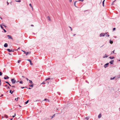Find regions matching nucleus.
I'll list each match as a JSON object with an SVG mask.
<instances>
[{
    "label": "nucleus",
    "instance_id": "47",
    "mask_svg": "<svg viewBox=\"0 0 120 120\" xmlns=\"http://www.w3.org/2000/svg\"><path fill=\"white\" fill-rule=\"evenodd\" d=\"M8 84L10 86H11V85L10 84L9 82Z\"/></svg>",
    "mask_w": 120,
    "mask_h": 120
},
{
    "label": "nucleus",
    "instance_id": "8",
    "mask_svg": "<svg viewBox=\"0 0 120 120\" xmlns=\"http://www.w3.org/2000/svg\"><path fill=\"white\" fill-rule=\"evenodd\" d=\"M4 79H8L9 78V77L7 76H6V77H4Z\"/></svg>",
    "mask_w": 120,
    "mask_h": 120
},
{
    "label": "nucleus",
    "instance_id": "2",
    "mask_svg": "<svg viewBox=\"0 0 120 120\" xmlns=\"http://www.w3.org/2000/svg\"><path fill=\"white\" fill-rule=\"evenodd\" d=\"M107 32H106L105 33H102L100 34V36L101 37L102 36L104 37L105 36V34H107Z\"/></svg>",
    "mask_w": 120,
    "mask_h": 120
},
{
    "label": "nucleus",
    "instance_id": "54",
    "mask_svg": "<svg viewBox=\"0 0 120 120\" xmlns=\"http://www.w3.org/2000/svg\"><path fill=\"white\" fill-rule=\"evenodd\" d=\"M39 101V100H36V101H34V102H35V101Z\"/></svg>",
    "mask_w": 120,
    "mask_h": 120
},
{
    "label": "nucleus",
    "instance_id": "41",
    "mask_svg": "<svg viewBox=\"0 0 120 120\" xmlns=\"http://www.w3.org/2000/svg\"><path fill=\"white\" fill-rule=\"evenodd\" d=\"M79 1L82 2L84 1V0H78Z\"/></svg>",
    "mask_w": 120,
    "mask_h": 120
},
{
    "label": "nucleus",
    "instance_id": "50",
    "mask_svg": "<svg viewBox=\"0 0 120 120\" xmlns=\"http://www.w3.org/2000/svg\"><path fill=\"white\" fill-rule=\"evenodd\" d=\"M3 26H4L5 27H7V26H5L4 25H3Z\"/></svg>",
    "mask_w": 120,
    "mask_h": 120
},
{
    "label": "nucleus",
    "instance_id": "58",
    "mask_svg": "<svg viewBox=\"0 0 120 120\" xmlns=\"http://www.w3.org/2000/svg\"><path fill=\"white\" fill-rule=\"evenodd\" d=\"M8 85H5L4 86L5 87H6Z\"/></svg>",
    "mask_w": 120,
    "mask_h": 120
},
{
    "label": "nucleus",
    "instance_id": "30",
    "mask_svg": "<svg viewBox=\"0 0 120 120\" xmlns=\"http://www.w3.org/2000/svg\"><path fill=\"white\" fill-rule=\"evenodd\" d=\"M114 51L115 50H114L113 51H112V52H111V54H112L113 53H114Z\"/></svg>",
    "mask_w": 120,
    "mask_h": 120
},
{
    "label": "nucleus",
    "instance_id": "56",
    "mask_svg": "<svg viewBox=\"0 0 120 120\" xmlns=\"http://www.w3.org/2000/svg\"><path fill=\"white\" fill-rule=\"evenodd\" d=\"M47 100V99L46 98H45L44 100V101H46Z\"/></svg>",
    "mask_w": 120,
    "mask_h": 120
},
{
    "label": "nucleus",
    "instance_id": "52",
    "mask_svg": "<svg viewBox=\"0 0 120 120\" xmlns=\"http://www.w3.org/2000/svg\"><path fill=\"white\" fill-rule=\"evenodd\" d=\"M57 93L59 95H60V93L59 92H57Z\"/></svg>",
    "mask_w": 120,
    "mask_h": 120
},
{
    "label": "nucleus",
    "instance_id": "49",
    "mask_svg": "<svg viewBox=\"0 0 120 120\" xmlns=\"http://www.w3.org/2000/svg\"><path fill=\"white\" fill-rule=\"evenodd\" d=\"M11 86L12 87H14V88L15 87V86Z\"/></svg>",
    "mask_w": 120,
    "mask_h": 120
},
{
    "label": "nucleus",
    "instance_id": "13",
    "mask_svg": "<svg viewBox=\"0 0 120 120\" xmlns=\"http://www.w3.org/2000/svg\"><path fill=\"white\" fill-rule=\"evenodd\" d=\"M108 56H107L106 54H105V56H104L103 57V58H105L107 57Z\"/></svg>",
    "mask_w": 120,
    "mask_h": 120
},
{
    "label": "nucleus",
    "instance_id": "51",
    "mask_svg": "<svg viewBox=\"0 0 120 120\" xmlns=\"http://www.w3.org/2000/svg\"><path fill=\"white\" fill-rule=\"evenodd\" d=\"M25 88V87H21V88L22 89H23L24 88Z\"/></svg>",
    "mask_w": 120,
    "mask_h": 120
},
{
    "label": "nucleus",
    "instance_id": "64",
    "mask_svg": "<svg viewBox=\"0 0 120 120\" xmlns=\"http://www.w3.org/2000/svg\"><path fill=\"white\" fill-rule=\"evenodd\" d=\"M12 119H13V118H11L10 119V120H12Z\"/></svg>",
    "mask_w": 120,
    "mask_h": 120
},
{
    "label": "nucleus",
    "instance_id": "46",
    "mask_svg": "<svg viewBox=\"0 0 120 120\" xmlns=\"http://www.w3.org/2000/svg\"><path fill=\"white\" fill-rule=\"evenodd\" d=\"M26 79L27 80V81H28L29 80L27 78H26Z\"/></svg>",
    "mask_w": 120,
    "mask_h": 120
},
{
    "label": "nucleus",
    "instance_id": "60",
    "mask_svg": "<svg viewBox=\"0 0 120 120\" xmlns=\"http://www.w3.org/2000/svg\"><path fill=\"white\" fill-rule=\"evenodd\" d=\"M1 80L0 79V86L1 85Z\"/></svg>",
    "mask_w": 120,
    "mask_h": 120
},
{
    "label": "nucleus",
    "instance_id": "34",
    "mask_svg": "<svg viewBox=\"0 0 120 120\" xmlns=\"http://www.w3.org/2000/svg\"><path fill=\"white\" fill-rule=\"evenodd\" d=\"M21 61V60H18V63H19Z\"/></svg>",
    "mask_w": 120,
    "mask_h": 120
},
{
    "label": "nucleus",
    "instance_id": "9",
    "mask_svg": "<svg viewBox=\"0 0 120 120\" xmlns=\"http://www.w3.org/2000/svg\"><path fill=\"white\" fill-rule=\"evenodd\" d=\"M8 46V44L7 43H5L4 44V46L5 47H7Z\"/></svg>",
    "mask_w": 120,
    "mask_h": 120
},
{
    "label": "nucleus",
    "instance_id": "36",
    "mask_svg": "<svg viewBox=\"0 0 120 120\" xmlns=\"http://www.w3.org/2000/svg\"><path fill=\"white\" fill-rule=\"evenodd\" d=\"M15 115H16V114H15V115H13L12 116V117L13 118H14V117L15 116Z\"/></svg>",
    "mask_w": 120,
    "mask_h": 120
},
{
    "label": "nucleus",
    "instance_id": "61",
    "mask_svg": "<svg viewBox=\"0 0 120 120\" xmlns=\"http://www.w3.org/2000/svg\"><path fill=\"white\" fill-rule=\"evenodd\" d=\"M22 77L23 78H25V77L24 76H22Z\"/></svg>",
    "mask_w": 120,
    "mask_h": 120
},
{
    "label": "nucleus",
    "instance_id": "44",
    "mask_svg": "<svg viewBox=\"0 0 120 120\" xmlns=\"http://www.w3.org/2000/svg\"><path fill=\"white\" fill-rule=\"evenodd\" d=\"M14 49H11V52H14Z\"/></svg>",
    "mask_w": 120,
    "mask_h": 120
},
{
    "label": "nucleus",
    "instance_id": "45",
    "mask_svg": "<svg viewBox=\"0 0 120 120\" xmlns=\"http://www.w3.org/2000/svg\"><path fill=\"white\" fill-rule=\"evenodd\" d=\"M19 48H20L19 47V48H18L17 49L15 50V51H17V50H18V49H19Z\"/></svg>",
    "mask_w": 120,
    "mask_h": 120
},
{
    "label": "nucleus",
    "instance_id": "24",
    "mask_svg": "<svg viewBox=\"0 0 120 120\" xmlns=\"http://www.w3.org/2000/svg\"><path fill=\"white\" fill-rule=\"evenodd\" d=\"M19 98V97H17V98H15V100L16 101H18V100Z\"/></svg>",
    "mask_w": 120,
    "mask_h": 120
},
{
    "label": "nucleus",
    "instance_id": "4",
    "mask_svg": "<svg viewBox=\"0 0 120 120\" xmlns=\"http://www.w3.org/2000/svg\"><path fill=\"white\" fill-rule=\"evenodd\" d=\"M109 64V63H107L106 64H105L104 65V67L105 68H106L108 66V65Z\"/></svg>",
    "mask_w": 120,
    "mask_h": 120
},
{
    "label": "nucleus",
    "instance_id": "5",
    "mask_svg": "<svg viewBox=\"0 0 120 120\" xmlns=\"http://www.w3.org/2000/svg\"><path fill=\"white\" fill-rule=\"evenodd\" d=\"M7 36L8 37V39H13L12 37L10 35H7Z\"/></svg>",
    "mask_w": 120,
    "mask_h": 120
},
{
    "label": "nucleus",
    "instance_id": "40",
    "mask_svg": "<svg viewBox=\"0 0 120 120\" xmlns=\"http://www.w3.org/2000/svg\"><path fill=\"white\" fill-rule=\"evenodd\" d=\"M115 1H113L112 2V5H113V4H114V2H115Z\"/></svg>",
    "mask_w": 120,
    "mask_h": 120
},
{
    "label": "nucleus",
    "instance_id": "6",
    "mask_svg": "<svg viewBox=\"0 0 120 120\" xmlns=\"http://www.w3.org/2000/svg\"><path fill=\"white\" fill-rule=\"evenodd\" d=\"M27 60L30 63V64L31 65H32L33 64L32 63L31 61V60L30 59H28Z\"/></svg>",
    "mask_w": 120,
    "mask_h": 120
},
{
    "label": "nucleus",
    "instance_id": "7",
    "mask_svg": "<svg viewBox=\"0 0 120 120\" xmlns=\"http://www.w3.org/2000/svg\"><path fill=\"white\" fill-rule=\"evenodd\" d=\"M78 1H75L74 2V6L76 7H77V8H78V7L76 6V3Z\"/></svg>",
    "mask_w": 120,
    "mask_h": 120
},
{
    "label": "nucleus",
    "instance_id": "31",
    "mask_svg": "<svg viewBox=\"0 0 120 120\" xmlns=\"http://www.w3.org/2000/svg\"><path fill=\"white\" fill-rule=\"evenodd\" d=\"M19 83L20 84H22L23 83V82L22 81H21L19 82Z\"/></svg>",
    "mask_w": 120,
    "mask_h": 120
},
{
    "label": "nucleus",
    "instance_id": "19",
    "mask_svg": "<svg viewBox=\"0 0 120 120\" xmlns=\"http://www.w3.org/2000/svg\"><path fill=\"white\" fill-rule=\"evenodd\" d=\"M105 0H104L102 2V5L103 7L104 6V3Z\"/></svg>",
    "mask_w": 120,
    "mask_h": 120
},
{
    "label": "nucleus",
    "instance_id": "57",
    "mask_svg": "<svg viewBox=\"0 0 120 120\" xmlns=\"http://www.w3.org/2000/svg\"><path fill=\"white\" fill-rule=\"evenodd\" d=\"M47 84H48L49 83V82H48V81H47Z\"/></svg>",
    "mask_w": 120,
    "mask_h": 120
},
{
    "label": "nucleus",
    "instance_id": "17",
    "mask_svg": "<svg viewBox=\"0 0 120 120\" xmlns=\"http://www.w3.org/2000/svg\"><path fill=\"white\" fill-rule=\"evenodd\" d=\"M7 50L9 52H11V50L9 49H7Z\"/></svg>",
    "mask_w": 120,
    "mask_h": 120
},
{
    "label": "nucleus",
    "instance_id": "18",
    "mask_svg": "<svg viewBox=\"0 0 120 120\" xmlns=\"http://www.w3.org/2000/svg\"><path fill=\"white\" fill-rule=\"evenodd\" d=\"M34 86V84H32L31 85H30L29 86L31 87H33Z\"/></svg>",
    "mask_w": 120,
    "mask_h": 120
},
{
    "label": "nucleus",
    "instance_id": "29",
    "mask_svg": "<svg viewBox=\"0 0 120 120\" xmlns=\"http://www.w3.org/2000/svg\"><path fill=\"white\" fill-rule=\"evenodd\" d=\"M115 78V77H113V78H110V79L111 80L114 79Z\"/></svg>",
    "mask_w": 120,
    "mask_h": 120
},
{
    "label": "nucleus",
    "instance_id": "21",
    "mask_svg": "<svg viewBox=\"0 0 120 120\" xmlns=\"http://www.w3.org/2000/svg\"><path fill=\"white\" fill-rule=\"evenodd\" d=\"M4 117L5 118H8V116L6 115H5L4 116Z\"/></svg>",
    "mask_w": 120,
    "mask_h": 120
},
{
    "label": "nucleus",
    "instance_id": "15",
    "mask_svg": "<svg viewBox=\"0 0 120 120\" xmlns=\"http://www.w3.org/2000/svg\"><path fill=\"white\" fill-rule=\"evenodd\" d=\"M114 58V56H110L109 57V58L111 59H113Z\"/></svg>",
    "mask_w": 120,
    "mask_h": 120
},
{
    "label": "nucleus",
    "instance_id": "38",
    "mask_svg": "<svg viewBox=\"0 0 120 120\" xmlns=\"http://www.w3.org/2000/svg\"><path fill=\"white\" fill-rule=\"evenodd\" d=\"M69 28H70L71 31H72V29L71 27L70 26H69Z\"/></svg>",
    "mask_w": 120,
    "mask_h": 120
},
{
    "label": "nucleus",
    "instance_id": "39",
    "mask_svg": "<svg viewBox=\"0 0 120 120\" xmlns=\"http://www.w3.org/2000/svg\"><path fill=\"white\" fill-rule=\"evenodd\" d=\"M46 84V83L45 82V81H44L43 82H42L41 83V84Z\"/></svg>",
    "mask_w": 120,
    "mask_h": 120
},
{
    "label": "nucleus",
    "instance_id": "26",
    "mask_svg": "<svg viewBox=\"0 0 120 120\" xmlns=\"http://www.w3.org/2000/svg\"><path fill=\"white\" fill-rule=\"evenodd\" d=\"M0 26L1 28L2 29H4V28L3 27V26H2L1 25H0Z\"/></svg>",
    "mask_w": 120,
    "mask_h": 120
},
{
    "label": "nucleus",
    "instance_id": "20",
    "mask_svg": "<svg viewBox=\"0 0 120 120\" xmlns=\"http://www.w3.org/2000/svg\"><path fill=\"white\" fill-rule=\"evenodd\" d=\"M50 79V78H49L46 79L45 80V81H46L48 80H49Z\"/></svg>",
    "mask_w": 120,
    "mask_h": 120
},
{
    "label": "nucleus",
    "instance_id": "3",
    "mask_svg": "<svg viewBox=\"0 0 120 120\" xmlns=\"http://www.w3.org/2000/svg\"><path fill=\"white\" fill-rule=\"evenodd\" d=\"M22 51H23L25 53L26 55H27L28 54H30V52H26L25 51H24L23 50H22Z\"/></svg>",
    "mask_w": 120,
    "mask_h": 120
},
{
    "label": "nucleus",
    "instance_id": "27",
    "mask_svg": "<svg viewBox=\"0 0 120 120\" xmlns=\"http://www.w3.org/2000/svg\"><path fill=\"white\" fill-rule=\"evenodd\" d=\"M89 118L88 117H86L85 118L87 120H88Z\"/></svg>",
    "mask_w": 120,
    "mask_h": 120
},
{
    "label": "nucleus",
    "instance_id": "55",
    "mask_svg": "<svg viewBox=\"0 0 120 120\" xmlns=\"http://www.w3.org/2000/svg\"><path fill=\"white\" fill-rule=\"evenodd\" d=\"M7 89H10V87H9V86H8V87L7 88Z\"/></svg>",
    "mask_w": 120,
    "mask_h": 120
},
{
    "label": "nucleus",
    "instance_id": "53",
    "mask_svg": "<svg viewBox=\"0 0 120 120\" xmlns=\"http://www.w3.org/2000/svg\"><path fill=\"white\" fill-rule=\"evenodd\" d=\"M3 94H1V96H0V97H2L3 96Z\"/></svg>",
    "mask_w": 120,
    "mask_h": 120
},
{
    "label": "nucleus",
    "instance_id": "32",
    "mask_svg": "<svg viewBox=\"0 0 120 120\" xmlns=\"http://www.w3.org/2000/svg\"><path fill=\"white\" fill-rule=\"evenodd\" d=\"M55 116V114H54L53 115V116L51 117L52 118H53V117H54Z\"/></svg>",
    "mask_w": 120,
    "mask_h": 120
},
{
    "label": "nucleus",
    "instance_id": "48",
    "mask_svg": "<svg viewBox=\"0 0 120 120\" xmlns=\"http://www.w3.org/2000/svg\"><path fill=\"white\" fill-rule=\"evenodd\" d=\"M5 82H6V83H7L8 84L9 83V82H7V81Z\"/></svg>",
    "mask_w": 120,
    "mask_h": 120
},
{
    "label": "nucleus",
    "instance_id": "16",
    "mask_svg": "<svg viewBox=\"0 0 120 120\" xmlns=\"http://www.w3.org/2000/svg\"><path fill=\"white\" fill-rule=\"evenodd\" d=\"M101 114H100L98 116V117L99 118H100L101 117Z\"/></svg>",
    "mask_w": 120,
    "mask_h": 120
},
{
    "label": "nucleus",
    "instance_id": "59",
    "mask_svg": "<svg viewBox=\"0 0 120 120\" xmlns=\"http://www.w3.org/2000/svg\"><path fill=\"white\" fill-rule=\"evenodd\" d=\"M70 1V2H71L72 1V0H69Z\"/></svg>",
    "mask_w": 120,
    "mask_h": 120
},
{
    "label": "nucleus",
    "instance_id": "37",
    "mask_svg": "<svg viewBox=\"0 0 120 120\" xmlns=\"http://www.w3.org/2000/svg\"><path fill=\"white\" fill-rule=\"evenodd\" d=\"M25 88H27V89H31V88L30 87L27 88V87H25Z\"/></svg>",
    "mask_w": 120,
    "mask_h": 120
},
{
    "label": "nucleus",
    "instance_id": "23",
    "mask_svg": "<svg viewBox=\"0 0 120 120\" xmlns=\"http://www.w3.org/2000/svg\"><path fill=\"white\" fill-rule=\"evenodd\" d=\"M29 100H27L25 102V103L26 104H27L29 102Z\"/></svg>",
    "mask_w": 120,
    "mask_h": 120
},
{
    "label": "nucleus",
    "instance_id": "43",
    "mask_svg": "<svg viewBox=\"0 0 120 120\" xmlns=\"http://www.w3.org/2000/svg\"><path fill=\"white\" fill-rule=\"evenodd\" d=\"M29 5L32 8V6L31 4H29Z\"/></svg>",
    "mask_w": 120,
    "mask_h": 120
},
{
    "label": "nucleus",
    "instance_id": "10",
    "mask_svg": "<svg viewBox=\"0 0 120 120\" xmlns=\"http://www.w3.org/2000/svg\"><path fill=\"white\" fill-rule=\"evenodd\" d=\"M14 90H13L12 91L11 90H10L9 92L11 94H12L14 92Z\"/></svg>",
    "mask_w": 120,
    "mask_h": 120
},
{
    "label": "nucleus",
    "instance_id": "25",
    "mask_svg": "<svg viewBox=\"0 0 120 120\" xmlns=\"http://www.w3.org/2000/svg\"><path fill=\"white\" fill-rule=\"evenodd\" d=\"M107 37H109V34H105V35Z\"/></svg>",
    "mask_w": 120,
    "mask_h": 120
},
{
    "label": "nucleus",
    "instance_id": "62",
    "mask_svg": "<svg viewBox=\"0 0 120 120\" xmlns=\"http://www.w3.org/2000/svg\"><path fill=\"white\" fill-rule=\"evenodd\" d=\"M19 82V80H18V81H17L16 82Z\"/></svg>",
    "mask_w": 120,
    "mask_h": 120
},
{
    "label": "nucleus",
    "instance_id": "63",
    "mask_svg": "<svg viewBox=\"0 0 120 120\" xmlns=\"http://www.w3.org/2000/svg\"><path fill=\"white\" fill-rule=\"evenodd\" d=\"M8 54L10 55H11V54L10 53H9Z\"/></svg>",
    "mask_w": 120,
    "mask_h": 120
},
{
    "label": "nucleus",
    "instance_id": "22",
    "mask_svg": "<svg viewBox=\"0 0 120 120\" xmlns=\"http://www.w3.org/2000/svg\"><path fill=\"white\" fill-rule=\"evenodd\" d=\"M29 83H30V84H32L33 83V82L31 80H29Z\"/></svg>",
    "mask_w": 120,
    "mask_h": 120
},
{
    "label": "nucleus",
    "instance_id": "11",
    "mask_svg": "<svg viewBox=\"0 0 120 120\" xmlns=\"http://www.w3.org/2000/svg\"><path fill=\"white\" fill-rule=\"evenodd\" d=\"M114 62V61L113 60H112L111 61H110L109 62V63L111 64H113V62Z\"/></svg>",
    "mask_w": 120,
    "mask_h": 120
},
{
    "label": "nucleus",
    "instance_id": "14",
    "mask_svg": "<svg viewBox=\"0 0 120 120\" xmlns=\"http://www.w3.org/2000/svg\"><path fill=\"white\" fill-rule=\"evenodd\" d=\"M47 18L48 19V20H49V21H51V19L50 18V17L49 16H48L47 17Z\"/></svg>",
    "mask_w": 120,
    "mask_h": 120
},
{
    "label": "nucleus",
    "instance_id": "1",
    "mask_svg": "<svg viewBox=\"0 0 120 120\" xmlns=\"http://www.w3.org/2000/svg\"><path fill=\"white\" fill-rule=\"evenodd\" d=\"M11 81L12 82V83L13 84L15 83L16 82V81L15 79L14 78L12 79H11Z\"/></svg>",
    "mask_w": 120,
    "mask_h": 120
},
{
    "label": "nucleus",
    "instance_id": "42",
    "mask_svg": "<svg viewBox=\"0 0 120 120\" xmlns=\"http://www.w3.org/2000/svg\"><path fill=\"white\" fill-rule=\"evenodd\" d=\"M116 30V28H114L113 29V31H114L115 30Z\"/></svg>",
    "mask_w": 120,
    "mask_h": 120
},
{
    "label": "nucleus",
    "instance_id": "12",
    "mask_svg": "<svg viewBox=\"0 0 120 120\" xmlns=\"http://www.w3.org/2000/svg\"><path fill=\"white\" fill-rule=\"evenodd\" d=\"M109 42L110 44H112L113 43V41H112L110 40H109Z\"/></svg>",
    "mask_w": 120,
    "mask_h": 120
},
{
    "label": "nucleus",
    "instance_id": "35",
    "mask_svg": "<svg viewBox=\"0 0 120 120\" xmlns=\"http://www.w3.org/2000/svg\"><path fill=\"white\" fill-rule=\"evenodd\" d=\"M3 30H4V32L5 33H6V32L7 31H6L4 29H3Z\"/></svg>",
    "mask_w": 120,
    "mask_h": 120
},
{
    "label": "nucleus",
    "instance_id": "28",
    "mask_svg": "<svg viewBox=\"0 0 120 120\" xmlns=\"http://www.w3.org/2000/svg\"><path fill=\"white\" fill-rule=\"evenodd\" d=\"M2 74H3L0 71V76L2 75Z\"/></svg>",
    "mask_w": 120,
    "mask_h": 120
},
{
    "label": "nucleus",
    "instance_id": "33",
    "mask_svg": "<svg viewBox=\"0 0 120 120\" xmlns=\"http://www.w3.org/2000/svg\"><path fill=\"white\" fill-rule=\"evenodd\" d=\"M15 1H16V2H21V0H15Z\"/></svg>",
    "mask_w": 120,
    "mask_h": 120
}]
</instances>
